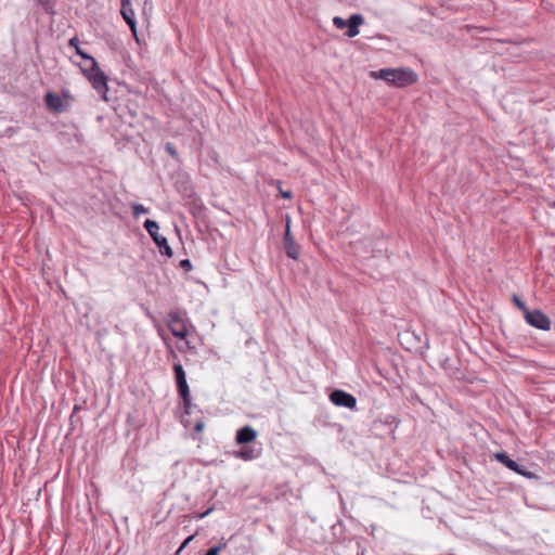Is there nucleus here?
Here are the masks:
<instances>
[{
    "instance_id": "72a5a7b5",
    "label": "nucleus",
    "mask_w": 555,
    "mask_h": 555,
    "mask_svg": "<svg viewBox=\"0 0 555 555\" xmlns=\"http://www.w3.org/2000/svg\"><path fill=\"white\" fill-rule=\"evenodd\" d=\"M551 206H552L553 208H555V201L551 204Z\"/></svg>"
},
{
    "instance_id": "c756f323",
    "label": "nucleus",
    "mask_w": 555,
    "mask_h": 555,
    "mask_svg": "<svg viewBox=\"0 0 555 555\" xmlns=\"http://www.w3.org/2000/svg\"><path fill=\"white\" fill-rule=\"evenodd\" d=\"M281 195L284 198H292V192L291 191H281Z\"/></svg>"
},
{
    "instance_id": "1a4fd4ad",
    "label": "nucleus",
    "mask_w": 555,
    "mask_h": 555,
    "mask_svg": "<svg viewBox=\"0 0 555 555\" xmlns=\"http://www.w3.org/2000/svg\"><path fill=\"white\" fill-rule=\"evenodd\" d=\"M257 438V431L249 425L243 426L236 431L235 441L237 444H248Z\"/></svg>"
},
{
    "instance_id": "4be33fe9",
    "label": "nucleus",
    "mask_w": 555,
    "mask_h": 555,
    "mask_svg": "<svg viewBox=\"0 0 555 555\" xmlns=\"http://www.w3.org/2000/svg\"><path fill=\"white\" fill-rule=\"evenodd\" d=\"M513 302L515 304V306L520 309L521 311H524V313L526 314V310H529L526 306V304L517 296V295H514L513 296Z\"/></svg>"
},
{
    "instance_id": "b1692460",
    "label": "nucleus",
    "mask_w": 555,
    "mask_h": 555,
    "mask_svg": "<svg viewBox=\"0 0 555 555\" xmlns=\"http://www.w3.org/2000/svg\"><path fill=\"white\" fill-rule=\"evenodd\" d=\"M179 267L186 272H189L193 269V266H192V262L190 259H182L179 263Z\"/></svg>"
},
{
    "instance_id": "f8f14e48",
    "label": "nucleus",
    "mask_w": 555,
    "mask_h": 555,
    "mask_svg": "<svg viewBox=\"0 0 555 555\" xmlns=\"http://www.w3.org/2000/svg\"><path fill=\"white\" fill-rule=\"evenodd\" d=\"M120 4H121L120 14L122 15L125 22L128 24L130 29L134 30V24L137 22L134 18V11L131 8L130 0H120Z\"/></svg>"
},
{
    "instance_id": "6e6552de",
    "label": "nucleus",
    "mask_w": 555,
    "mask_h": 555,
    "mask_svg": "<svg viewBox=\"0 0 555 555\" xmlns=\"http://www.w3.org/2000/svg\"><path fill=\"white\" fill-rule=\"evenodd\" d=\"M494 457L496 461H499L501 464L505 465L508 469L525 476V477H531L532 474L527 472L521 465H519L516 461L512 460L506 452H496L494 454Z\"/></svg>"
},
{
    "instance_id": "6ab92c4d",
    "label": "nucleus",
    "mask_w": 555,
    "mask_h": 555,
    "mask_svg": "<svg viewBox=\"0 0 555 555\" xmlns=\"http://www.w3.org/2000/svg\"><path fill=\"white\" fill-rule=\"evenodd\" d=\"M131 209H132V215H133L134 218H138L142 214H147L149 212V209L146 207H144L142 204H139V203H133L131 205Z\"/></svg>"
},
{
    "instance_id": "f257e3e1",
    "label": "nucleus",
    "mask_w": 555,
    "mask_h": 555,
    "mask_svg": "<svg viewBox=\"0 0 555 555\" xmlns=\"http://www.w3.org/2000/svg\"><path fill=\"white\" fill-rule=\"evenodd\" d=\"M172 370H173L178 396L182 400L185 416H189V415H191L192 410L196 408V405L192 403V398H191L190 388H189V385L186 382L185 371H184L182 364L180 363V361H178L173 364Z\"/></svg>"
},
{
    "instance_id": "5701e85b",
    "label": "nucleus",
    "mask_w": 555,
    "mask_h": 555,
    "mask_svg": "<svg viewBox=\"0 0 555 555\" xmlns=\"http://www.w3.org/2000/svg\"><path fill=\"white\" fill-rule=\"evenodd\" d=\"M380 423L388 425V426H395L397 427L399 424V421L393 415H387L384 421H379Z\"/></svg>"
},
{
    "instance_id": "7c9ffc66",
    "label": "nucleus",
    "mask_w": 555,
    "mask_h": 555,
    "mask_svg": "<svg viewBox=\"0 0 555 555\" xmlns=\"http://www.w3.org/2000/svg\"><path fill=\"white\" fill-rule=\"evenodd\" d=\"M212 511V507L208 508L207 511H205L204 513L199 514L198 515V518H204L206 517L208 514H210Z\"/></svg>"
},
{
    "instance_id": "f03ea898",
    "label": "nucleus",
    "mask_w": 555,
    "mask_h": 555,
    "mask_svg": "<svg viewBox=\"0 0 555 555\" xmlns=\"http://www.w3.org/2000/svg\"><path fill=\"white\" fill-rule=\"evenodd\" d=\"M81 70L85 77L91 82L92 87L96 90L99 94H101L103 100H107V76L105 73L99 67L96 63V67L93 66H85L81 67Z\"/></svg>"
},
{
    "instance_id": "7ed1b4c3",
    "label": "nucleus",
    "mask_w": 555,
    "mask_h": 555,
    "mask_svg": "<svg viewBox=\"0 0 555 555\" xmlns=\"http://www.w3.org/2000/svg\"><path fill=\"white\" fill-rule=\"evenodd\" d=\"M143 227L152 237L155 245L158 247L159 253L163 256L171 258L173 255L172 248L168 244L167 238L158 233L159 224L154 220L146 219L143 223Z\"/></svg>"
},
{
    "instance_id": "a211bd4d",
    "label": "nucleus",
    "mask_w": 555,
    "mask_h": 555,
    "mask_svg": "<svg viewBox=\"0 0 555 555\" xmlns=\"http://www.w3.org/2000/svg\"><path fill=\"white\" fill-rule=\"evenodd\" d=\"M76 54L79 55L85 61H88L90 63L89 66L96 67V63H98L96 60L93 56H91L90 54H88L87 52H85L80 47H77Z\"/></svg>"
},
{
    "instance_id": "9b49d317",
    "label": "nucleus",
    "mask_w": 555,
    "mask_h": 555,
    "mask_svg": "<svg viewBox=\"0 0 555 555\" xmlns=\"http://www.w3.org/2000/svg\"><path fill=\"white\" fill-rule=\"evenodd\" d=\"M364 23V17L359 14H351L348 18V24L346 26L347 31L346 36L349 38H353L359 35V26Z\"/></svg>"
},
{
    "instance_id": "a878e982",
    "label": "nucleus",
    "mask_w": 555,
    "mask_h": 555,
    "mask_svg": "<svg viewBox=\"0 0 555 555\" xmlns=\"http://www.w3.org/2000/svg\"><path fill=\"white\" fill-rule=\"evenodd\" d=\"M194 539V534L192 535H189L183 542L182 544L180 545V547L178 548V551L176 552V555H180V553L182 552V550L184 547L188 546V544Z\"/></svg>"
},
{
    "instance_id": "9d476101",
    "label": "nucleus",
    "mask_w": 555,
    "mask_h": 555,
    "mask_svg": "<svg viewBox=\"0 0 555 555\" xmlns=\"http://www.w3.org/2000/svg\"><path fill=\"white\" fill-rule=\"evenodd\" d=\"M44 103L53 113H62L65 109L61 96L52 91L46 93Z\"/></svg>"
},
{
    "instance_id": "412c9836",
    "label": "nucleus",
    "mask_w": 555,
    "mask_h": 555,
    "mask_svg": "<svg viewBox=\"0 0 555 555\" xmlns=\"http://www.w3.org/2000/svg\"><path fill=\"white\" fill-rule=\"evenodd\" d=\"M333 24L335 25L336 28L344 29V28H346V26L348 24V20H344L340 16H335L333 18Z\"/></svg>"
},
{
    "instance_id": "4468645a",
    "label": "nucleus",
    "mask_w": 555,
    "mask_h": 555,
    "mask_svg": "<svg viewBox=\"0 0 555 555\" xmlns=\"http://www.w3.org/2000/svg\"><path fill=\"white\" fill-rule=\"evenodd\" d=\"M283 247L287 257L296 260L300 255V246L295 242V240L283 243Z\"/></svg>"
},
{
    "instance_id": "f3484780",
    "label": "nucleus",
    "mask_w": 555,
    "mask_h": 555,
    "mask_svg": "<svg viewBox=\"0 0 555 555\" xmlns=\"http://www.w3.org/2000/svg\"><path fill=\"white\" fill-rule=\"evenodd\" d=\"M227 545H228V540L224 539V538H221L220 542L217 545L211 546L210 548H208L204 555H219V553L223 548H225Z\"/></svg>"
},
{
    "instance_id": "2f4dec72",
    "label": "nucleus",
    "mask_w": 555,
    "mask_h": 555,
    "mask_svg": "<svg viewBox=\"0 0 555 555\" xmlns=\"http://www.w3.org/2000/svg\"><path fill=\"white\" fill-rule=\"evenodd\" d=\"M131 33H132L133 37L135 38V40L139 42L137 23L134 24V30H131Z\"/></svg>"
},
{
    "instance_id": "c85d7f7f",
    "label": "nucleus",
    "mask_w": 555,
    "mask_h": 555,
    "mask_svg": "<svg viewBox=\"0 0 555 555\" xmlns=\"http://www.w3.org/2000/svg\"><path fill=\"white\" fill-rule=\"evenodd\" d=\"M181 423L185 426V427H189L191 425V422L188 417H185L184 415L181 416Z\"/></svg>"
},
{
    "instance_id": "0eeeda50",
    "label": "nucleus",
    "mask_w": 555,
    "mask_h": 555,
    "mask_svg": "<svg viewBox=\"0 0 555 555\" xmlns=\"http://www.w3.org/2000/svg\"><path fill=\"white\" fill-rule=\"evenodd\" d=\"M168 326L171 334L177 337L184 339L188 335L186 326L178 312H170Z\"/></svg>"
},
{
    "instance_id": "dca6fc26",
    "label": "nucleus",
    "mask_w": 555,
    "mask_h": 555,
    "mask_svg": "<svg viewBox=\"0 0 555 555\" xmlns=\"http://www.w3.org/2000/svg\"><path fill=\"white\" fill-rule=\"evenodd\" d=\"M37 3L49 15H55V1L54 0H36Z\"/></svg>"
},
{
    "instance_id": "cd10ccee",
    "label": "nucleus",
    "mask_w": 555,
    "mask_h": 555,
    "mask_svg": "<svg viewBox=\"0 0 555 555\" xmlns=\"http://www.w3.org/2000/svg\"><path fill=\"white\" fill-rule=\"evenodd\" d=\"M68 44H69V47L74 48L75 51H77V47H79V39H78V37L75 36V37L70 38L69 41H68Z\"/></svg>"
},
{
    "instance_id": "473e14b6",
    "label": "nucleus",
    "mask_w": 555,
    "mask_h": 555,
    "mask_svg": "<svg viewBox=\"0 0 555 555\" xmlns=\"http://www.w3.org/2000/svg\"><path fill=\"white\" fill-rule=\"evenodd\" d=\"M79 410V406L78 405H75L74 408V412L78 411Z\"/></svg>"
},
{
    "instance_id": "39448f33",
    "label": "nucleus",
    "mask_w": 555,
    "mask_h": 555,
    "mask_svg": "<svg viewBox=\"0 0 555 555\" xmlns=\"http://www.w3.org/2000/svg\"><path fill=\"white\" fill-rule=\"evenodd\" d=\"M525 319L527 323L535 328L542 331L551 330V320L550 318L539 309L534 310H526Z\"/></svg>"
},
{
    "instance_id": "423d86ee",
    "label": "nucleus",
    "mask_w": 555,
    "mask_h": 555,
    "mask_svg": "<svg viewBox=\"0 0 555 555\" xmlns=\"http://www.w3.org/2000/svg\"><path fill=\"white\" fill-rule=\"evenodd\" d=\"M330 400L336 406H344L350 410L357 409V398L341 389H334L330 393Z\"/></svg>"
},
{
    "instance_id": "20e7f679",
    "label": "nucleus",
    "mask_w": 555,
    "mask_h": 555,
    "mask_svg": "<svg viewBox=\"0 0 555 555\" xmlns=\"http://www.w3.org/2000/svg\"><path fill=\"white\" fill-rule=\"evenodd\" d=\"M417 74L405 67L393 68V77L391 78V86L397 88H404L417 81Z\"/></svg>"
},
{
    "instance_id": "ddd939ff",
    "label": "nucleus",
    "mask_w": 555,
    "mask_h": 555,
    "mask_svg": "<svg viewBox=\"0 0 555 555\" xmlns=\"http://www.w3.org/2000/svg\"><path fill=\"white\" fill-rule=\"evenodd\" d=\"M235 457L244 461H253L260 456V450L249 446L243 447L241 450L234 452Z\"/></svg>"
},
{
    "instance_id": "aec40b11",
    "label": "nucleus",
    "mask_w": 555,
    "mask_h": 555,
    "mask_svg": "<svg viewBox=\"0 0 555 555\" xmlns=\"http://www.w3.org/2000/svg\"><path fill=\"white\" fill-rule=\"evenodd\" d=\"M293 240H294V237H293L292 232H291V219L287 216L285 233H284V236H283V243L289 242V241H293Z\"/></svg>"
},
{
    "instance_id": "2eb2a0df",
    "label": "nucleus",
    "mask_w": 555,
    "mask_h": 555,
    "mask_svg": "<svg viewBox=\"0 0 555 555\" xmlns=\"http://www.w3.org/2000/svg\"><path fill=\"white\" fill-rule=\"evenodd\" d=\"M370 75L375 79H382L391 85V78L393 77V68H382L376 72H371Z\"/></svg>"
},
{
    "instance_id": "bb28decb",
    "label": "nucleus",
    "mask_w": 555,
    "mask_h": 555,
    "mask_svg": "<svg viewBox=\"0 0 555 555\" xmlns=\"http://www.w3.org/2000/svg\"><path fill=\"white\" fill-rule=\"evenodd\" d=\"M205 423L202 418L197 420L194 425L195 433H202L204 429Z\"/></svg>"
},
{
    "instance_id": "393cba45",
    "label": "nucleus",
    "mask_w": 555,
    "mask_h": 555,
    "mask_svg": "<svg viewBox=\"0 0 555 555\" xmlns=\"http://www.w3.org/2000/svg\"><path fill=\"white\" fill-rule=\"evenodd\" d=\"M165 150H166V152H167L170 156H172V157H175V158L178 156V152H177V150H176V147L173 146V144H172V143L167 142V143H166V145H165Z\"/></svg>"
}]
</instances>
